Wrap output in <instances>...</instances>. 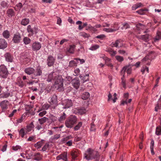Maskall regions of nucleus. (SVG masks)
<instances>
[{
  "label": "nucleus",
  "mask_w": 161,
  "mask_h": 161,
  "mask_svg": "<svg viewBox=\"0 0 161 161\" xmlns=\"http://www.w3.org/2000/svg\"><path fill=\"white\" fill-rule=\"evenodd\" d=\"M84 157L87 160L93 159L94 161H99L100 155L97 151L89 148L85 152Z\"/></svg>",
  "instance_id": "nucleus-1"
},
{
  "label": "nucleus",
  "mask_w": 161,
  "mask_h": 161,
  "mask_svg": "<svg viewBox=\"0 0 161 161\" xmlns=\"http://www.w3.org/2000/svg\"><path fill=\"white\" fill-rule=\"evenodd\" d=\"M24 72L28 75H31L32 79H36L37 77L41 76L42 74V71L40 67H38L36 69L31 67H28L25 68Z\"/></svg>",
  "instance_id": "nucleus-2"
},
{
  "label": "nucleus",
  "mask_w": 161,
  "mask_h": 161,
  "mask_svg": "<svg viewBox=\"0 0 161 161\" xmlns=\"http://www.w3.org/2000/svg\"><path fill=\"white\" fill-rule=\"evenodd\" d=\"M77 121V119L75 116L71 115L66 119L65 122V126L68 128H72Z\"/></svg>",
  "instance_id": "nucleus-3"
},
{
  "label": "nucleus",
  "mask_w": 161,
  "mask_h": 161,
  "mask_svg": "<svg viewBox=\"0 0 161 161\" xmlns=\"http://www.w3.org/2000/svg\"><path fill=\"white\" fill-rule=\"evenodd\" d=\"M55 87L57 90L59 91H61L63 90V80L61 76H58L57 80L55 82Z\"/></svg>",
  "instance_id": "nucleus-4"
},
{
  "label": "nucleus",
  "mask_w": 161,
  "mask_h": 161,
  "mask_svg": "<svg viewBox=\"0 0 161 161\" xmlns=\"http://www.w3.org/2000/svg\"><path fill=\"white\" fill-rule=\"evenodd\" d=\"M8 74L7 69L5 65H0V76L3 78H6Z\"/></svg>",
  "instance_id": "nucleus-5"
},
{
  "label": "nucleus",
  "mask_w": 161,
  "mask_h": 161,
  "mask_svg": "<svg viewBox=\"0 0 161 161\" xmlns=\"http://www.w3.org/2000/svg\"><path fill=\"white\" fill-rule=\"evenodd\" d=\"M49 102L51 105H52V108L54 109L58 105L57 97L56 96L53 95L50 99Z\"/></svg>",
  "instance_id": "nucleus-6"
},
{
  "label": "nucleus",
  "mask_w": 161,
  "mask_h": 161,
  "mask_svg": "<svg viewBox=\"0 0 161 161\" xmlns=\"http://www.w3.org/2000/svg\"><path fill=\"white\" fill-rule=\"evenodd\" d=\"M132 71L131 67L130 65L126 66L124 67L121 70V73L125 74V72H126L127 74H130Z\"/></svg>",
  "instance_id": "nucleus-7"
},
{
  "label": "nucleus",
  "mask_w": 161,
  "mask_h": 161,
  "mask_svg": "<svg viewBox=\"0 0 161 161\" xmlns=\"http://www.w3.org/2000/svg\"><path fill=\"white\" fill-rule=\"evenodd\" d=\"M4 56L7 62H12L13 61V57L10 53H6L4 54Z\"/></svg>",
  "instance_id": "nucleus-8"
},
{
  "label": "nucleus",
  "mask_w": 161,
  "mask_h": 161,
  "mask_svg": "<svg viewBox=\"0 0 161 161\" xmlns=\"http://www.w3.org/2000/svg\"><path fill=\"white\" fill-rule=\"evenodd\" d=\"M112 44L113 47H115L117 48L121 47L123 45L122 41L121 40H117L115 42H112Z\"/></svg>",
  "instance_id": "nucleus-9"
},
{
  "label": "nucleus",
  "mask_w": 161,
  "mask_h": 161,
  "mask_svg": "<svg viewBox=\"0 0 161 161\" xmlns=\"http://www.w3.org/2000/svg\"><path fill=\"white\" fill-rule=\"evenodd\" d=\"M56 159L57 160L62 159L64 161H67V153H64L58 156Z\"/></svg>",
  "instance_id": "nucleus-10"
},
{
  "label": "nucleus",
  "mask_w": 161,
  "mask_h": 161,
  "mask_svg": "<svg viewBox=\"0 0 161 161\" xmlns=\"http://www.w3.org/2000/svg\"><path fill=\"white\" fill-rule=\"evenodd\" d=\"M21 40V36L19 33H16L14 35L13 40L14 42L18 43L20 42Z\"/></svg>",
  "instance_id": "nucleus-11"
},
{
  "label": "nucleus",
  "mask_w": 161,
  "mask_h": 161,
  "mask_svg": "<svg viewBox=\"0 0 161 161\" xmlns=\"http://www.w3.org/2000/svg\"><path fill=\"white\" fill-rule=\"evenodd\" d=\"M41 47V44L37 42L33 43L32 46V49L34 51H37L39 50Z\"/></svg>",
  "instance_id": "nucleus-12"
},
{
  "label": "nucleus",
  "mask_w": 161,
  "mask_h": 161,
  "mask_svg": "<svg viewBox=\"0 0 161 161\" xmlns=\"http://www.w3.org/2000/svg\"><path fill=\"white\" fill-rule=\"evenodd\" d=\"M154 52L153 51L149 52V55L146 56L142 60V61L146 62L147 60H150V61L153 58V55H154Z\"/></svg>",
  "instance_id": "nucleus-13"
},
{
  "label": "nucleus",
  "mask_w": 161,
  "mask_h": 161,
  "mask_svg": "<svg viewBox=\"0 0 161 161\" xmlns=\"http://www.w3.org/2000/svg\"><path fill=\"white\" fill-rule=\"evenodd\" d=\"M55 59L52 56H48L47 59V64L49 66H52L54 64Z\"/></svg>",
  "instance_id": "nucleus-14"
},
{
  "label": "nucleus",
  "mask_w": 161,
  "mask_h": 161,
  "mask_svg": "<svg viewBox=\"0 0 161 161\" xmlns=\"http://www.w3.org/2000/svg\"><path fill=\"white\" fill-rule=\"evenodd\" d=\"M7 43L3 39H0V49H4L7 46Z\"/></svg>",
  "instance_id": "nucleus-15"
},
{
  "label": "nucleus",
  "mask_w": 161,
  "mask_h": 161,
  "mask_svg": "<svg viewBox=\"0 0 161 161\" xmlns=\"http://www.w3.org/2000/svg\"><path fill=\"white\" fill-rule=\"evenodd\" d=\"M63 104L65 106L64 108H68L72 106V102L71 100L67 99L64 101Z\"/></svg>",
  "instance_id": "nucleus-16"
},
{
  "label": "nucleus",
  "mask_w": 161,
  "mask_h": 161,
  "mask_svg": "<svg viewBox=\"0 0 161 161\" xmlns=\"http://www.w3.org/2000/svg\"><path fill=\"white\" fill-rule=\"evenodd\" d=\"M72 83L73 86L76 89H78L80 85V81L77 79L73 80Z\"/></svg>",
  "instance_id": "nucleus-17"
},
{
  "label": "nucleus",
  "mask_w": 161,
  "mask_h": 161,
  "mask_svg": "<svg viewBox=\"0 0 161 161\" xmlns=\"http://www.w3.org/2000/svg\"><path fill=\"white\" fill-rule=\"evenodd\" d=\"M8 102L7 100H4L0 103V106L3 109H6L7 108Z\"/></svg>",
  "instance_id": "nucleus-18"
},
{
  "label": "nucleus",
  "mask_w": 161,
  "mask_h": 161,
  "mask_svg": "<svg viewBox=\"0 0 161 161\" xmlns=\"http://www.w3.org/2000/svg\"><path fill=\"white\" fill-rule=\"evenodd\" d=\"M48 120V118L44 117L41 118L39 119H38V121L39 122V124L43 125Z\"/></svg>",
  "instance_id": "nucleus-19"
},
{
  "label": "nucleus",
  "mask_w": 161,
  "mask_h": 161,
  "mask_svg": "<svg viewBox=\"0 0 161 161\" xmlns=\"http://www.w3.org/2000/svg\"><path fill=\"white\" fill-rule=\"evenodd\" d=\"M34 127V125L33 123V122H31L29 125H27L26 126V131L27 132H29L31 131L33 128Z\"/></svg>",
  "instance_id": "nucleus-20"
},
{
  "label": "nucleus",
  "mask_w": 161,
  "mask_h": 161,
  "mask_svg": "<svg viewBox=\"0 0 161 161\" xmlns=\"http://www.w3.org/2000/svg\"><path fill=\"white\" fill-rule=\"evenodd\" d=\"M44 140H42L41 141L37 142L35 144L34 146L37 149H39L41 147L43 144Z\"/></svg>",
  "instance_id": "nucleus-21"
},
{
  "label": "nucleus",
  "mask_w": 161,
  "mask_h": 161,
  "mask_svg": "<svg viewBox=\"0 0 161 161\" xmlns=\"http://www.w3.org/2000/svg\"><path fill=\"white\" fill-rule=\"evenodd\" d=\"M66 117V114L64 113H63V114H62L60 117L58 118L59 121L60 122H63L65 119Z\"/></svg>",
  "instance_id": "nucleus-22"
},
{
  "label": "nucleus",
  "mask_w": 161,
  "mask_h": 161,
  "mask_svg": "<svg viewBox=\"0 0 161 161\" xmlns=\"http://www.w3.org/2000/svg\"><path fill=\"white\" fill-rule=\"evenodd\" d=\"M75 46L74 45H70L69 46V48L68 49V51L70 53H73L74 52Z\"/></svg>",
  "instance_id": "nucleus-23"
},
{
  "label": "nucleus",
  "mask_w": 161,
  "mask_h": 161,
  "mask_svg": "<svg viewBox=\"0 0 161 161\" xmlns=\"http://www.w3.org/2000/svg\"><path fill=\"white\" fill-rule=\"evenodd\" d=\"M27 133L26 131H25L24 128L21 129L19 132V135L22 138L24 137L25 135H26Z\"/></svg>",
  "instance_id": "nucleus-24"
},
{
  "label": "nucleus",
  "mask_w": 161,
  "mask_h": 161,
  "mask_svg": "<svg viewBox=\"0 0 161 161\" xmlns=\"http://www.w3.org/2000/svg\"><path fill=\"white\" fill-rule=\"evenodd\" d=\"M119 29V27L116 29H112L111 28H104L103 29V31L108 32H112L116 31Z\"/></svg>",
  "instance_id": "nucleus-25"
},
{
  "label": "nucleus",
  "mask_w": 161,
  "mask_h": 161,
  "mask_svg": "<svg viewBox=\"0 0 161 161\" xmlns=\"http://www.w3.org/2000/svg\"><path fill=\"white\" fill-rule=\"evenodd\" d=\"M90 97V94L88 92H85L81 95V98L83 99L86 100Z\"/></svg>",
  "instance_id": "nucleus-26"
},
{
  "label": "nucleus",
  "mask_w": 161,
  "mask_h": 161,
  "mask_svg": "<svg viewBox=\"0 0 161 161\" xmlns=\"http://www.w3.org/2000/svg\"><path fill=\"white\" fill-rule=\"evenodd\" d=\"M108 52H109L110 55L112 57L115 56L117 54L116 51H114L112 49H108Z\"/></svg>",
  "instance_id": "nucleus-27"
},
{
  "label": "nucleus",
  "mask_w": 161,
  "mask_h": 161,
  "mask_svg": "<svg viewBox=\"0 0 161 161\" xmlns=\"http://www.w3.org/2000/svg\"><path fill=\"white\" fill-rule=\"evenodd\" d=\"M161 39V32L158 31L156 35L154 38V42H156Z\"/></svg>",
  "instance_id": "nucleus-28"
},
{
  "label": "nucleus",
  "mask_w": 161,
  "mask_h": 161,
  "mask_svg": "<svg viewBox=\"0 0 161 161\" xmlns=\"http://www.w3.org/2000/svg\"><path fill=\"white\" fill-rule=\"evenodd\" d=\"M7 14L9 17H11L14 15V12L12 9H9L7 11Z\"/></svg>",
  "instance_id": "nucleus-29"
},
{
  "label": "nucleus",
  "mask_w": 161,
  "mask_h": 161,
  "mask_svg": "<svg viewBox=\"0 0 161 161\" xmlns=\"http://www.w3.org/2000/svg\"><path fill=\"white\" fill-rule=\"evenodd\" d=\"M3 36L5 38H8L10 36L9 32L7 31L6 30L4 31L3 33Z\"/></svg>",
  "instance_id": "nucleus-30"
},
{
  "label": "nucleus",
  "mask_w": 161,
  "mask_h": 161,
  "mask_svg": "<svg viewBox=\"0 0 161 161\" xmlns=\"http://www.w3.org/2000/svg\"><path fill=\"white\" fill-rule=\"evenodd\" d=\"M29 22V19H24L22 20L21 22V24L24 25H27Z\"/></svg>",
  "instance_id": "nucleus-31"
},
{
  "label": "nucleus",
  "mask_w": 161,
  "mask_h": 161,
  "mask_svg": "<svg viewBox=\"0 0 161 161\" xmlns=\"http://www.w3.org/2000/svg\"><path fill=\"white\" fill-rule=\"evenodd\" d=\"M80 77L83 80V82H86L89 80V75H86L84 76H80Z\"/></svg>",
  "instance_id": "nucleus-32"
},
{
  "label": "nucleus",
  "mask_w": 161,
  "mask_h": 161,
  "mask_svg": "<svg viewBox=\"0 0 161 161\" xmlns=\"http://www.w3.org/2000/svg\"><path fill=\"white\" fill-rule=\"evenodd\" d=\"M99 47V46L98 45L95 44V45H92V46L90 47L89 48V50L94 51L95 50L97 49Z\"/></svg>",
  "instance_id": "nucleus-33"
},
{
  "label": "nucleus",
  "mask_w": 161,
  "mask_h": 161,
  "mask_svg": "<svg viewBox=\"0 0 161 161\" xmlns=\"http://www.w3.org/2000/svg\"><path fill=\"white\" fill-rule=\"evenodd\" d=\"M78 113L80 114H82L85 113L86 112V110L84 108H82L79 109L78 110Z\"/></svg>",
  "instance_id": "nucleus-34"
},
{
  "label": "nucleus",
  "mask_w": 161,
  "mask_h": 161,
  "mask_svg": "<svg viewBox=\"0 0 161 161\" xmlns=\"http://www.w3.org/2000/svg\"><path fill=\"white\" fill-rule=\"evenodd\" d=\"M23 42L25 44H28L30 43L31 41V39L28 37H25L23 39Z\"/></svg>",
  "instance_id": "nucleus-35"
},
{
  "label": "nucleus",
  "mask_w": 161,
  "mask_h": 161,
  "mask_svg": "<svg viewBox=\"0 0 161 161\" xmlns=\"http://www.w3.org/2000/svg\"><path fill=\"white\" fill-rule=\"evenodd\" d=\"M115 58L117 61L119 62H122L124 60L123 57L119 55H116Z\"/></svg>",
  "instance_id": "nucleus-36"
},
{
  "label": "nucleus",
  "mask_w": 161,
  "mask_h": 161,
  "mask_svg": "<svg viewBox=\"0 0 161 161\" xmlns=\"http://www.w3.org/2000/svg\"><path fill=\"white\" fill-rule=\"evenodd\" d=\"M148 10L147 9H141L139 10H137L136 12L141 15H143L145 14L146 11H147Z\"/></svg>",
  "instance_id": "nucleus-37"
},
{
  "label": "nucleus",
  "mask_w": 161,
  "mask_h": 161,
  "mask_svg": "<svg viewBox=\"0 0 161 161\" xmlns=\"http://www.w3.org/2000/svg\"><path fill=\"white\" fill-rule=\"evenodd\" d=\"M49 147V146L48 143H46L43 146L42 149V151H45L48 149Z\"/></svg>",
  "instance_id": "nucleus-38"
},
{
  "label": "nucleus",
  "mask_w": 161,
  "mask_h": 161,
  "mask_svg": "<svg viewBox=\"0 0 161 161\" xmlns=\"http://www.w3.org/2000/svg\"><path fill=\"white\" fill-rule=\"evenodd\" d=\"M10 95V94L9 92L5 93L0 95V98H7Z\"/></svg>",
  "instance_id": "nucleus-39"
},
{
  "label": "nucleus",
  "mask_w": 161,
  "mask_h": 161,
  "mask_svg": "<svg viewBox=\"0 0 161 161\" xmlns=\"http://www.w3.org/2000/svg\"><path fill=\"white\" fill-rule=\"evenodd\" d=\"M121 84L125 88H126V83L125 81V80L124 75L123 74V77L121 78Z\"/></svg>",
  "instance_id": "nucleus-40"
},
{
  "label": "nucleus",
  "mask_w": 161,
  "mask_h": 161,
  "mask_svg": "<svg viewBox=\"0 0 161 161\" xmlns=\"http://www.w3.org/2000/svg\"><path fill=\"white\" fill-rule=\"evenodd\" d=\"M80 36L84 38H88L90 36V35L84 32H82L80 33Z\"/></svg>",
  "instance_id": "nucleus-41"
},
{
  "label": "nucleus",
  "mask_w": 161,
  "mask_h": 161,
  "mask_svg": "<svg viewBox=\"0 0 161 161\" xmlns=\"http://www.w3.org/2000/svg\"><path fill=\"white\" fill-rule=\"evenodd\" d=\"M27 30L28 32L29 33V34L32 35L33 34V31L31 28L30 25H29L27 26Z\"/></svg>",
  "instance_id": "nucleus-42"
},
{
  "label": "nucleus",
  "mask_w": 161,
  "mask_h": 161,
  "mask_svg": "<svg viewBox=\"0 0 161 161\" xmlns=\"http://www.w3.org/2000/svg\"><path fill=\"white\" fill-rule=\"evenodd\" d=\"M156 134L157 135H161V127H158L156 128Z\"/></svg>",
  "instance_id": "nucleus-43"
},
{
  "label": "nucleus",
  "mask_w": 161,
  "mask_h": 161,
  "mask_svg": "<svg viewBox=\"0 0 161 161\" xmlns=\"http://www.w3.org/2000/svg\"><path fill=\"white\" fill-rule=\"evenodd\" d=\"M77 66L76 63L74 60H72L70 61L69 64V66L71 67L76 66Z\"/></svg>",
  "instance_id": "nucleus-44"
},
{
  "label": "nucleus",
  "mask_w": 161,
  "mask_h": 161,
  "mask_svg": "<svg viewBox=\"0 0 161 161\" xmlns=\"http://www.w3.org/2000/svg\"><path fill=\"white\" fill-rule=\"evenodd\" d=\"M82 125V123L81 122H79L78 124L76 125L74 128L75 130H78Z\"/></svg>",
  "instance_id": "nucleus-45"
},
{
  "label": "nucleus",
  "mask_w": 161,
  "mask_h": 161,
  "mask_svg": "<svg viewBox=\"0 0 161 161\" xmlns=\"http://www.w3.org/2000/svg\"><path fill=\"white\" fill-rule=\"evenodd\" d=\"M43 128V125L40 124H37L35 128L37 130H40Z\"/></svg>",
  "instance_id": "nucleus-46"
},
{
  "label": "nucleus",
  "mask_w": 161,
  "mask_h": 161,
  "mask_svg": "<svg viewBox=\"0 0 161 161\" xmlns=\"http://www.w3.org/2000/svg\"><path fill=\"white\" fill-rule=\"evenodd\" d=\"M1 5L3 8H7L8 7V4L6 2L3 1L1 3Z\"/></svg>",
  "instance_id": "nucleus-47"
},
{
  "label": "nucleus",
  "mask_w": 161,
  "mask_h": 161,
  "mask_svg": "<svg viewBox=\"0 0 161 161\" xmlns=\"http://www.w3.org/2000/svg\"><path fill=\"white\" fill-rule=\"evenodd\" d=\"M53 76L52 74H50L49 75L47 79V81L48 82L51 81L53 79Z\"/></svg>",
  "instance_id": "nucleus-48"
},
{
  "label": "nucleus",
  "mask_w": 161,
  "mask_h": 161,
  "mask_svg": "<svg viewBox=\"0 0 161 161\" xmlns=\"http://www.w3.org/2000/svg\"><path fill=\"white\" fill-rule=\"evenodd\" d=\"M71 155L72 157V158L74 159L76 158L78 155L77 153L76 152L73 151L71 153Z\"/></svg>",
  "instance_id": "nucleus-49"
},
{
  "label": "nucleus",
  "mask_w": 161,
  "mask_h": 161,
  "mask_svg": "<svg viewBox=\"0 0 161 161\" xmlns=\"http://www.w3.org/2000/svg\"><path fill=\"white\" fill-rule=\"evenodd\" d=\"M145 71H146L147 73L149 72V69L148 67H143L141 70V71L143 74L144 73Z\"/></svg>",
  "instance_id": "nucleus-50"
},
{
  "label": "nucleus",
  "mask_w": 161,
  "mask_h": 161,
  "mask_svg": "<svg viewBox=\"0 0 161 161\" xmlns=\"http://www.w3.org/2000/svg\"><path fill=\"white\" fill-rule=\"evenodd\" d=\"M141 38L145 41H147L148 39V36L147 35H142L140 36Z\"/></svg>",
  "instance_id": "nucleus-51"
},
{
  "label": "nucleus",
  "mask_w": 161,
  "mask_h": 161,
  "mask_svg": "<svg viewBox=\"0 0 161 161\" xmlns=\"http://www.w3.org/2000/svg\"><path fill=\"white\" fill-rule=\"evenodd\" d=\"M50 105L47 103H45L42 106V108L45 110H47L49 108Z\"/></svg>",
  "instance_id": "nucleus-52"
},
{
  "label": "nucleus",
  "mask_w": 161,
  "mask_h": 161,
  "mask_svg": "<svg viewBox=\"0 0 161 161\" xmlns=\"http://www.w3.org/2000/svg\"><path fill=\"white\" fill-rule=\"evenodd\" d=\"M80 70L79 68H76L74 70V74L75 76L77 75L80 73Z\"/></svg>",
  "instance_id": "nucleus-53"
},
{
  "label": "nucleus",
  "mask_w": 161,
  "mask_h": 161,
  "mask_svg": "<svg viewBox=\"0 0 161 161\" xmlns=\"http://www.w3.org/2000/svg\"><path fill=\"white\" fill-rule=\"evenodd\" d=\"M119 53L120 54H125L126 55H127V53L126 52V51L123 50H119L118 51Z\"/></svg>",
  "instance_id": "nucleus-54"
},
{
  "label": "nucleus",
  "mask_w": 161,
  "mask_h": 161,
  "mask_svg": "<svg viewBox=\"0 0 161 161\" xmlns=\"http://www.w3.org/2000/svg\"><path fill=\"white\" fill-rule=\"evenodd\" d=\"M49 118L53 122H54L56 120V118L53 115H50Z\"/></svg>",
  "instance_id": "nucleus-55"
},
{
  "label": "nucleus",
  "mask_w": 161,
  "mask_h": 161,
  "mask_svg": "<svg viewBox=\"0 0 161 161\" xmlns=\"http://www.w3.org/2000/svg\"><path fill=\"white\" fill-rule=\"evenodd\" d=\"M21 147L18 145L16 146H13L12 147V148L13 150L15 151H17L18 149H20Z\"/></svg>",
  "instance_id": "nucleus-56"
},
{
  "label": "nucleus",
  "mask_w": 161,
  "mask_h": 161,
  "mask_svg": "<svg viewBox=\"0 0 161 161\" xmlns=\"http://www.w3.org/2000/svg\"><path fill=\"white\" fill-rule=\"evenodd\" d=\"M103 59L105 61V63L107 64V62L110 61V59L105 56V55L103 57Z\"/></svg>",
  "instance_id": "nucleus-57"
},
{
  "label": "nucleus",
  "mask_w": 161,
  "mask_h": 161,
  "mask_svg": "<svg viewBox=\"0 0 161 161\" xmlns=\"http://www.w3.org/2000/svg\"><path fill=\"white\" fill-rule=\"evenodd\" d=\"M47 113V111H43L41 112H40L39 114V115L41 117H42Z\"/></svg>",
  "instance_id": "nucleus-58"
},
{
  "label": "nucleus",
  "mask_w": 161,
  "mask_h": 161,
  "mask_svg": "<svg viewBox=\"0 0 161 161\" xmlns=\"http://www.w3.org/2000/svg\"><path fill=\"white\" fill-rule=\"evenodd\" d=\"M105 37V36L103 34H102L99 35L97 36H96L97 38L100 39H103V38Z\"/></svg>",
  "instance_id": "nucleus-59"
},
{
  "label": "nucleus",
  "mask_w": 161,
  "mask_h": 161,
  "mask_svg": "<svg viewBox=\"0 0 161 161\" xmlns=\"http://www.w3.org/2000/svg\"><path fill=\"white\" fill-rule=\"evenodd\" d=\"M129 28V25L127 23L124 24H123V27L121 28L122 29H126Z\"/></svg>",
  "instance_id": "nucleus-60"
},
{
  "label": "nucleus",
  "mask_w": 161,
  "mask_h": 161,
  "mask_svg": "<svg viewBox=\"0 0 161 161\" xmlns=\"http://www.w3.org/2000/svg\"><path fill=\"white\" fill-rule=\"evenodd\" d=\"M75 60H79L80 61V64H82L85 62V60L84 59H80L79 58H74Z\"/></svg>",
  "instance_id": "nucleus-61"
},
{
  "label": "nucleus",
  "mask_w": 161,
  "mask_h": 161,
  "mask_svg": "<svg viewBox=\"0 0 161 161\" xmlns=\"http://www.w3.org/2000/svg\"><path fill=\"white\" fill-rule=\"evenodd\" d=\"M16 112H17V110L16 109H14V110H13L12 111V113L9 114V117H12V116H13L14 114L15 113H16Z\"/></svg>",
  "instance_id": "nucleus-62"
},
{
  "label": "nucleus",
  "mask_w": 161,
  "mask_h": 161,
  "mask_svg": "<svg viewBox=\"0 0 161 161\" xmlns=\"http://www.w3.org/2000/svg\"><path fill=\"white\" fill-rule=\"evenodd\" d=\"M68 40L65 39H64L61 40L60 42V44L62 45L64 42H67L68 41Z\"/></svg>",
  "instance_id": "nucleus-63"
},
{
  "label": "nucleus",
  "mask_w": 161,
  "mask_h": 161,
  "mask_svg": "<svg viewBox=\"0 0 161 161\" xmlns=\"http://www.w3.org/2000/svg\"><path fill=\"white\" fill-rule=\"evenodd\" d=\"M42 159L41 156H35V159L36 160L40 161Z\"/></svg>",
  "instance_id": "nucleus-64"
}]
</instances>
